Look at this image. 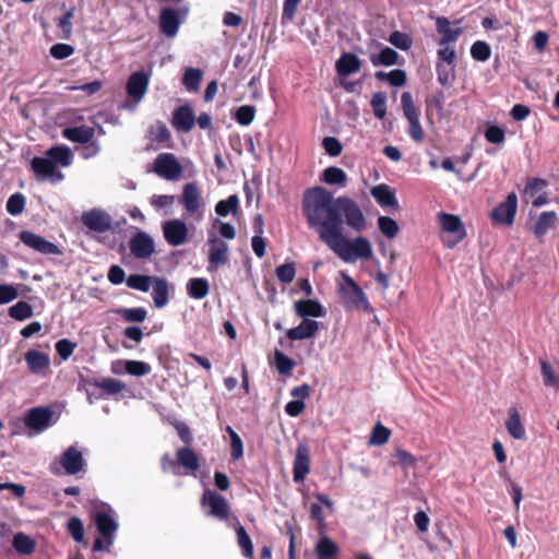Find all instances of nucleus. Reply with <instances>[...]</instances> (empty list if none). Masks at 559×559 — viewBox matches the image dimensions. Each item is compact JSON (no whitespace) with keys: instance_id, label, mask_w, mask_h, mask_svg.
I'll list each match as a JSON object with an SVG mask.
<instances>
[{"instance_id":"1","label":"nucleus","mask_w":559,"mask_h":559,"mask_svg":"<svg viewBox=\"0 0 559 559\" xmlns=\"http://www.w3.org/2000/svg\"><path fill=\"white\" fill-rule=\"evenodd\" d=\"M302 211L309 226L318 233L320 240L326 246L343 233L344 222L357 233L367 227V219L354 200L347 197L334 198L322 187L305 192Z\"/></svg>"},{"instance_id":"2","label":"nucleus","mask_w":559,"mask_h":559,"mask_svg":"<svg viewBox=\"0 0 559 559\" xmlns=\"http://www.w3.org/2000/svg\"><path fill=\"white\" fill-rule=\"evenodd\" d=\"M328 247L347 263H354L357 260H369L373 254L370 240L362 236L349 240L341 233Z\"/></svg>"},{"instance_id":"3","label":"nucleus","mask_w":559,"mask_h":559,"mask_svg":"<svg viewBox=\"0 0 559 559\" xmlns=\"http://www.w3.org/2000/svg\"><path fill=\"white\" fill-rule=\"evenodd\" d=\"M341 277L337 288L342 304L350 310L369 309L367 296L358 284L345 272H341Z\"/></svg>"},{"instance_id":"4","label":"nucleus","mask_w":559,"mask_h":559,"mask_svg":"<svg viewBox=\"0 0 559 559\" xmlns=\"http://www.w3.org/2000/svg\"><path fill=\"white\" fill-rule=\"evenodd\" d=\"M179 203L182 205L189 217L197 222L204 218L205 202L202 198V192L195 182H188L183 185Z\"/></svg>"},{"instance_id":"5","label":"nucleus","mask_w":559,"mask_h":559,"mask_svg":"<svg viewBox=\"0 0 559 559\" xmlns=\"http://www.w3.org/2000/svg\"><path fill=\"white\" fill-rule=\"evenodd\" d=\"M152 171L165 180L177 181L181 178L183 168L174 154L160 153L154 159Z\"/></svg>"},{"instance_id":"6","label":"nucleus","mask_w":559,"mask_h":559,"mask_svg":"<svg viewBox=\"0 0 559 559\" xmlns=\"http://www.w3.org/2000/svg\"><path fill=\"white\" fill-rule=\"evenodd\" d=\"M402 109L408 121V134L416 142H423L425 138L424 130L419 122V114L414 105L409 92H404L401 96Z\"/></svg>"},{"instance_id":"7","label":"nucleus","mask_w":559,"mask_h":559,"mask_svg":"<svg viewBox=\"0 0 559 559\" xmlns=\"http://www.w3.org/2000/svg\"><path fill=\"white\" fill-rule=\"evenodd\" d=\"M439 223L443 231L448 234L447 238H444V245L448 248H453L456 243L464 239L466 234L459 216L440 213Z\"/></svg>"},{"instance_id":"8","label":"nucleus","mask_w":559,"mask_h":559,"mask_svg":"<svg viewBox=\"0 0 559 559\" xmlns=\"http://www.w3.org/2000/svg\"><path fill=\"white\" fill-rule=\"evenodd\" d=\"M207 246L209 271L212 272L228 262L229 246L216 235L209 237Z\"/></svg>"},{"instance_id":"9","label":"nucleus","mask_w":559,"mask_h":559,"mask_svg":"<svg viewBox=\"0 0 559 559\" xmlns=\"http://www.w3.org/2000/svg\"><path fill=\"white\" fill-rule=\"evenodd\" d=\"M31 167L38 181L49 180L50 182H58L64 178L56 164L47 156L34 157L31 162Z\"/></svg>"},{"instance_id":"10","label":"nucleus","mask_w":559,"mask_h":559,"mask_svg":"<svg viewBox=\"0 0 559 559\" xmlns=\"http://www.w3.org/2000/svg\"><path fill=\"white\" fill-rule=\"evenodd\" d=\"M162 229L166 242L173 247H179L187 241L188 226L186 222L180 218L164 222Z\"/></svg>"},{"instance_id":"11","label":"nucleus","mask_w":559,"mask_h":559,"mask_svg":"<svg viewBox=\"0 0 559 559\" xmlns=\"http://www.w3.org/2000/svg\"><path fill=\"white\" fill-rule=\"evenodd\" d=\"M148 83L150 75L143 71H136L128 79L126 85L127 94L133 100L135 106L144 98Z\"/></svg>"},{"instance_id":"12","label":"nucleus","mask_w":559,"mask_h":559,"mask_svg":"<svg viewBox=\"0 0 559 559\" xmlns=\"http://www.w3.org/2000/svg\"><path fill=\"white\" fill-rule=\"evenodd\" d=\"M130 250L138 259H147L155 252V242L145 231H138L130 240Z\"/></svg>"},{"instance_id":"13","label":"nucleus","mask_w":559,"mask_h":559,"mask_svg":"<svg viewBox=\"0 0 559 559\" xmlns=\"http://www.w3.org/2000/svg\"><path fill=\"white\" fill-rule=\"evenodd\" d=\"M82 223L91 230L104 233L111 228V217L105 211L91 210L82 214Z\"/></svg>"},{"instance_id":"14","label":"nucleus","mask_w":559,"mask_h":559,"mask_svg":"<svg viewBox=\"0 0 559 559\" xmlns=\"http://www.w3.org/2000/svg\"><path fill=\"white\" fill-rule=\"evenodd\" d=\"M310 472V452L306 444L300 443L296 449L294 460V481L301 483Z\"/></svg>"},{"instance_id":"15","label":"nucleus","mask_w":559,"mask_h":559,"mask_svg":"<svg viewBox=\"0 0 559 559\" xmlns=\"http://www.w3.org/2000/svg\"><path fill=\"white\" fill-rule=\"evenodd\" d=\"M20 239L23 243H25L27 247L33 248L41 253L46 254H58L60 253L59 248L46 240L44 237L36 235L31 231H21Z\"/></svg>"},{"instance_id":"16","label":"nucleus","mask_w":559,"mask_h":559,"mask_svg":"<svg viewBox=\"0 0 559 559\" xmlns=\"http://www.w3.org/2000/svg\"><path fill=\"white\" fill-rule=\"evenodd\" d=\"M52 412L45 407H35L28 411L25 416V425L37 432L50 426Z\"/></svg>"},{"instance_id":"17","label":"nucleus","mask_w":559,"mask_h":559,"mask_svg":"<svg viewBox=\"0 0 559 559\" xmlns=\"http://www.w3.org/2000/svg\"><path fill=\"white\" fill-rule=\"evenodd\" d=\"M518 198L515 193H510L506 201L500 203L492 212V217L495 221L506 224L512 225L516 212Z\"/></svg>"},{"instance_id":"18","label":"nucleus","mask_w":559,"mask_h":559,"mask_svg":"<svg viewBox=\"0 0 559 559\" xmlns=\"http://www.w3.org/2000/svg\"><path fill=\"white\" fill-rule=\"evenodd\" d=\"M60 463L69 475L81 472L85 465L82 452L79 451L76 447H70L61 455Z\"/></svg>"},{"instance_id":"19","label":"nucleus","mask_w":559,"mask_h":559,"mask_svg":"<svg viewBox=\"0 0 559 559\" xmlns=\"http://www.w3.org/2000/svg\"><path fill=\"white\" fill-rule=\"evenodd\" d=\"M436 26L438 33L441 34V38L439 40L440 46L455 43L463 32L461 27H453L451 22L444 16L437 17Z\"/></svg>"},{"instance_id":"20","label":"nucleus","mask_w":559,"mask_h":559,"mask_svg":"<svg viewBox=\"0 0 559 559\" xmlns=\"http://www.w3.org/2000/svg\"><path fill=\"white\" fill-rule=\"evenodd\" d=\"M96 527L100 535L107 540V547L112 544V535L118 528L117 522L106 512H97L94 515Z\"/></svg>"},{"instance_id":"21","label":"nucleus","mask_w":559,"mask_h":559,"mask_svg":"<svg viewBox=\"0 0 559 559\" xmlns=\"http://www.w3.org/2000/svg\"><path fill=\"white\" fill-rule=\"evenodd\" d=\"M159 26L162 33L173 38L177 35L179 26H180V20L178 16V12L174 9H164L162 10L159 14Z\"/></svg>"},{"instance_id":"22","label":"nucleus","mask_w":559,"mask_h":559,"mask_svg":"<svg viewBox=\"0 0 559 559\" xmlns=\"http://www.w3.org/2000/svg\"><path fill=\"white\" fill-rule=\"evenodd\" d=\"M25 360L31 372L35 374H44L50 367L49 356L35 349L25 353Z\"/></svg>"},{"instance_id":"23","label":"nucleus","mask_w":559,"mask_h":559,"mask_svg":"<svg viewBox=\"0 0 559 559\" xmlns=\"http://www.w3.org/2000/svg\"><path fill=\"white\" fill-rule=\"evenodd\" d=\"M195 123V117L190 106H180L173 116V126L180 131L189 132Z\"/></svg>"},{"instance_id":"24","label":"nucleus","mask_w":559,"mask_h":559,"mask_svg":"<svg viewBox=\"0 0 559 559\" xmlns=\"http://www.w3.org/2000/svg\"><path fill=\"white\" fill-rule=\"evenodd\" d=\"M202 502L210 506V514L219 519H226L228 514V503L226 499L215 492L206 491Z\"/></svg>"},{"instance_id":"25","label":"nucleus","mask_w":559,"mask_h":559,"mask_svg":"<svg viewBox=\"0 0 559 559\" xmlns=\"http://www.w3.org/2000/svg\"><path fill=\"white\" fill-rule=\"evenodd\" d=\"M319 330V322L305 319L296 328L289 329L286 333L292 341H299L313 337Z\"/></svg>"},{"instance_id":"26","label":"nucleus","mask_w":559,"mask_h":559,"mask_svg":"<svg viewBox=\"0 0 559 559\" xmlns=\"http://www.w3.org/2000/svg\"><path fill=\"white\" fill-rule=\"evenodd\" d=\"M559 223L558 214L555 211H545L539 214L532 231L536 237H543L549 229L556 227Z\"/></svg>"},{"instance_id":"27","label":"nucleus","mask_w":559,"mask_h":559,"mask_svg":"<svg viewBox=\"0 0 559 559\" xmlns=\"http://www.w3.org/2000/svg\"><path fill=\"white\" fill-rule=\"evenodd\" d=\"M370 193L381 206L391 207L393 210L399 209L395 193L389 186L384 183L378 185L371 189Z\"/></svg>"},{"instance_id":"28","label":"nucleus","mask_w":559,"mask_h":559,"mask_svg":"<svg viewBox=\"0 0 559 559\" xmlns=\"http://www.w3.org/2000/svg\"><path fill=\"white\" fill-rule=\"evenodd\" d=\"M361 62L354 53H343L335 63L336 71L340 75L348 76L360 70Z\"/></svg>"},{"instance_id":"29","label":"nucleus","mask_w":559,"mask_h":559,"mask_svg":"<svg viewBox=\"0 0 559 559\" xmlns=\"http://www.w3.org/2000/svg\"><path fill=\"white\" fill-rule=\"evenodd\" d=\"M295 312L301 317H322L324 316L323 307L313 299H301L295 302Z\"/></svg>"},{"instance_id":"30","label":"nucleus","mask_w":559,"mask_h":559,"mask_svg":"<svg viewBox=\"0 0 559 559\" xmlns=\"http://www.w3.org/2000/svg\"><path fill=\"white\" fill-rule=\"evenodd\" d=\"M62 134L66 139L72 142L84 144L92 140L95 134V130L92 127L80 126L74 128H66L62 131Z\"/></svg>"},{"instance_id":"31","label":"nucleus","mask_w":559,"mask_h":559,"mask_svg":"<svg viewBox=\"0 0 559 559\" xmlns=\"http://www.w3.org/2000/svg\"><path fill=\"white\" fill-rule=\"evenodd\" d=\"M506 428L509 435L516 439L522 440L525 437V430L521 421L520 413L516 408L512 407L508 411V419L506 421Z\"/></svg>"},{"instance_id":"32","label":"nucleus","mask_w":559,"mask_h":559,"mask_svg":"<svg viewBox=\"0 0 559 559\" xmlns=\"http://www.w3.org/2000/svg\"><path fill=\"white\" fill-rule=\"evenodd\" d=\"M46 156L51 159L56 166L68 167L71 165L73 154L71 150L64 145L52 146L46 152Z\"/></svg>"},{"instance_id":"33","label":"nucleus","mask_w":559,"mask_h":559,"mask_svg":"<svg viewBox=\"0 0 559 559\" xmlns=\"http://www.w3.org/2000/svg\"><path fill=\"white\" fill-rule=\"evenodd\" d=\"M154 305L157 308H163L168 302L169 287L166 280L154 277L152 281Z\"/></svg>"},{"instance_id":"34","label":"nucleus","mask_w":559,"mask_h":559,"mask_svg":"<svg viewBox=\"0 0 559 559\" xmlns=\"http://www.w3.org/2000/svg\"><path fill=\"white\" fill-rule=\"evenodd\" d=\"M14 549L24 556L32 555L36 549V542L24 533H17L13 537Z\"/></svg>"},{"instance_id":"35","label":"nucleus","mask_w":559,"mask_h":559,"mask_svg":"<svg viewBox=\"0 0 559 559\" xmlns=\"http://www.w3.org/2000/svg\"><path fill=\"white\" fill-rule=\"evenodd\" d=\"M338 547L329 537H322L316 546L318 559H335Z\"/></svg>"},{"instance_id":"36","label":"nucleus","mask_w":559,"mask_h":559,"mask_svg":"<svg viewBox=\"0 0 559 559\" xmlns=\"http://www.w3.org/2000/svg\"><path fill=\"white\" fill-rule=\"evenodd\" d=\"M188 294L194 299H203L209 295L210 285L204 278H192L188 283Z\"/></svg>"},{"instance_id":"37","label":"nucleus","mask_w":559,"mask_h":559,"mask_svg":"<svg viewBox=\"0 0 559 559\" xmlns=\"http://www.w3.org/2000/svg\"><path fill=\"white\" fill-rule=\"evenodd\" d=\"M177 460L180 465L190 469L197 471L199 468V459L195 452L189 448H181L177 451Z\"/></svg>"},{"instance_id":"38","label":"nucleus","mask_w":559,"mask_h":559,"mask_svg":"<svg viewBox=\"0 0 559 559\" xmlns=\"http://www.w3.org/2000/svg\"><path fill=\"white\" fill-rule=\"evenodd\" d=\"M399 55L397 52L390 48H383L379 55H371L370 61L373 66H393L397 62Z\"/></svg>"},{"instance_id":"39","label":"nucleus","mask_w":559,"mask_h":559,"mask_svg":"<svg viewBox=\"0 0 559 559\" xmlns=\"http://www.w3.org/2000/svg\"><path fill=\"white\" fill-rule=\"evenodd\" d=\"M202 78H203V72L201 69L188 68L185 71L182 83L188 91L195 92L200 87Z\"/></svg>"},{"instance_id":"40","label":"nucleus","mask_w":559,"mask_h":559,"mask_svg":"<svg viewBox=\"0 0 559 559\" xmlns=\"http://www.w3.org/2000/svg\"><path fill=\"white\" fill-rule=\"evenodd\" d=\"M323 180L328 185L345 186L347 176L343 169L332 166L324 169Z\"/></svg>"},{"instance_id":"41","label":"nucleus","mask_w":559,"mask_h":559,"mask_svg":"<svg viewBox=\"0 0 559 559\" xmlns=\"http://www.w3.org/2000/svg\"><path fill=\"white\" fill-rule=\"evenodd\" d=\"M378 227L380 231L390 239L395 238L400 231L396 221L389 216H380L378 218Z\"/></svg>"},{"instance_id":"42","label":"nucleus","mask_w":559,"mask_h":559,"mask_svg":"<svg viewBox=\"0 0 559 559\" xmlns=\"http://www.w3.org/2000/svg\"><path fill=\"white\" fill-rule=\"evenodd\" d=\"M546 187V181L540 178H532L528 179L525 188L523 190V198L526 202H530L536 195H538L542 190Z\"/></svg>"},{"instance_id":"43","label":"nucleus","mask_w":559,"mask_h":559,"mask_svg":"<svg viewBox=\"0 0 559 559\" xmlns=\"http://www.w3.org/2000/svg\"><path fill=\"white\" fill-rule=\"evenodd\" d=\"M9 316L15 320L23 321L33 316V308L26 301H19L9 308Z\"/></svg>"},{"instance_id":"44","label":"nucleus","mask_w":559,"mask_h":559,"mask_svg":"<svg viewBox=\"0 0 559 559\" xmlns=\"http://www.w3.org/2000/svg\"><path fill=\"white\" fill-rule=\"evenodd\" d=\"M153 278H154L153 276H148V275L134 274V275H130L127 278V285L130 288L146 293L150 290V288L152 286Z\"/></svg>"},{"instance_id":"45","label":"nucleus","mask_w":559,"mask_h":559,"mask_svg":"<svg viewBox=\"0 0 559 559\" xmlns=\"http://www.w3.org/2000/svg\"><path fill=\"white\" fill-rule=\"evenodd\" d=\"M226 431L230 437V450H231V460L238 461L243 455V444L239 435L230 427H226Z\"/></svg>"},{"instance_id":"46","label":"nucleus","mask_w":559,"mask_h":559,"mask_svg":"<svg viewBox=\"0 0 559 559\" xmlns=\"http://www.w3.org/2000/svg\"><path fill=\"white\" fill-rule=\"evenodd\" d=\"M370 105L373 110V115L378 119H383L386 114V95L383 92H377L372 95Z\"/></svg>"},{"instance_id":"47","label":"nucleus","mask_w":559,"mask_h":559,"mask_svg":"<svg viewBox=\"0 0 559 559\" xmlns=\"http://www.w3.org/2000/svg\"><path fill=\"white\" fill-rule=\"evenodd\" d=\"M238 204H239L238 197L230 195L228 199L222 200L215 205V212L219 216H227L228 214L237 211Z\"/></svg>"},{"instance_id":"48","label":"nucleus","mask_w":559,"mask_h":559,"mask_svg":"<svg viewBox=\"0 0 559 559\" xmlns=\"http://www.w3.org/2000/svg\"><path fill=\"white\" fill-rule=\"evenodd\" d=\"M540 367L545 385L559 389V374L556 373L554 368L545 360L540 361Z\"/></svg>"},{"instance_id":"49","label":"nucleus","mask_w":559,"mask_h":559,"mask_svg":"<svg viewBox=\"0 0 559 559\" xmlns=\"http://www.w3.org/2000/svg\"><path fill=\"white\" fill-rule=\"evenodd\" d=\"M274 361H275V366L281 374H289L295 366V362L293 361V359H290L289 357H287L285 354H283L280 350H276L274 353Z\"/></svg>"},{"instance_id":"50","label":"nucleus","mask_w":559,"mask_h":559,"mask_svg":"<svg viewBox=\"0 0 559 559\" xmlns=\"http://www.w3.org/2000/svg\"><path fill=\"white\" fill-rule=\"evenodd\" d=\"M390 435H391V431L386 427L382 426L381 424H377L373 427V430H372V433H371V437L369 440V444L370 445H382L388 442Z\"/></svg>"},{"instance_id":"51","label":"nucleus","mask_w":559,"mask_h":559,"mask_svg":"<svg viewBox=\"0 0 559 559\" xmlns=\"http://www.w3.org/2000/svg\"><path fill=\"white\" fill-rule=\"evenodd\" d=\"M124 369L128 373L135 377H142L151 372V366L139 360L124 361Z\"/></svg>"},{"instance_id":"52","label":"nucleus","mask_w":559,"mask_h":559,"mask_svg":"<svg viewBox=\"0 0 559 559\" xmlns=\"http://www.w3.org/2000/svg\"><path fill=\"white\" fill-rule=\"evenodd\" d=\"M276 277L282 283H290L294 281L296 275L295 264L293 262L284 263L276 267L275 270Z\"/></svg>"},{"instance_id":"53","label":"nucleus","mask_w":559,"mask_h":559,"mask_svg":"<svg viewBox=\"0 0 559 559\" xmlns=\"http://www.w3.org/2000/svg\"><path fill=\"white\" fill-rule=\"evenodd\" d=\"M237 537H238V544L240 548L242 549L243 555L247 558H251L253 556V544L251 542L250 536L243 528V526H239L237 528Z\"/></svg>"},{"instance_id":"54","label":"nucleus","mask_w":559,"mask_h":559,"mask_svg":"<svg viewBox=\"0 0 559 559\" xmlns=\"http://www.w3.org/2000/svg\"><path fill=\"white\" fill-rule=\"evenodd\" d=\"M95 385L107 394H116L124 389V384L121 381L112 378L103 379L99 382H96Z\"/></svg>"},{"instance_id":"55","label":"nucleus","mask_w":559,"mask_h":559,"mask_svg":"<svg viewBox=\"0 0 559 559\" xmlns=\"http://www.w3.org/2000/svg\"><path fill=\"white\" fill-rule=\"evenodd\" d=\"M471 55L478 61H486L490 58L491 49L487 43L478 40L473 44Z\"/></svg>"},{"instance_id":"56","label":"nucleus","mask_w":559,"mask_h":559,"mask_svg":"<svg viewBox=\"0 0 559 559\" xmlns=\"http://www.w3.org/2000/svg\"><path fill=\"white\" fill-rule=\"evenodd\" d=\"M25 198L21 193L11 195L7 202V211L11 215H19L24 211Z\"/></svg>"},{"instance_id":"57","label":"nucleus","mask_w":559,"mask_h":559,"mask_svg":"<svg viewBox=\"0 0 559 559\" xmlns=\"http://www.w3.org/2000/svg\"><path fill=\"white\" fill-rule=\"evenodd\" d=\"M68 531L75 542H83L84 539V525L79 518H72L67 524Z\"/></svg>"},{"instance_id":"58","label":"nucleus","mask_w":559,"mask_h":559,"mask_svg":"<svg viewBox=\"0 0 559 559\" xmlns=\"http://www.w3.org/2000/svg\"><path fill=\"white\" fill-rule=\"evenodd\" d=\"M390 44L401 50H408L412 46V39L405 33L395 31L389 37Z\"/></svg>"},{"instance_id":"59","label":"nucleus","mask_w":559,"mask_h":559,"mask_svg":"<svg viewBox=\"0 0 559 559\" xmlns=\"http://www.w3.org/2000/svg\"><path fill=\"white\" fill-rule=\"evenodd\" d=\"M255 109L253 106L243 105L237 109L236 120L242 126H248L253 121Z\"/></svg>"},{"instance_id":"60","label":"nucleus","mask_w":559,"mask_h":559,"mask_svg":"<svg viewBox=\"0 0 559 559\" xmlns=\"http://www.w3.org/2000/svg\"><path fill=\"white\" fill-rule=\"evenodd\" d=\"M150 134L152 140L156 142H165L170 138V133L163 122L154 123L150 129Z\"/></svg>"},{"instance_id":"61","label":"nucleus","mask_w":559,"mask_h":559,"mask_svg":"<svg viewBox=\"0 0 559 559\" xmlns=\"http://www.w3.org/2000/svg\"><path fill=\"white\" fill-rule=\"evenodd\" d=\"M75 347L76 344L67 338H62L56 343V350L63 360H67L71 357Z\"/></svg>"},{"instance_id":"62","label":"nucleus","mask_w":559,"mask_h":559,"mask_svg":"<svg viewBox=\"0 0 559 559\" xmlns=\"http://www.w3.org/2000/svg\"><path fill=\"white\" fill-rule=\"evenodd\" d=\"M74 15V9H70L67 13L59 19L58 25L62 29V38H70L72 33V19Z\"/></svg>"},{"instance_id":"63","label":"nucleus","mask_w":559,"mask_h":559,"mask_svg":"<svg viewBox=\"0 0 559 559\" xmlns=\"http://www.w3.org/2000/svg\"><path fill=\"white\" fill-rule=\"evenodd\" d=\"M323 147L331 156H338L342 153V143L334 136H326L323 139Z\"/></svg>"},{"instance_id":"64","label":"nucleus","mask_w":559,"mask_h":559,"mask_svg":"<svg viewBox=\"0 0 559 559\" xmlns=\"http://www.w3.org/2000/svg\"><path fill=\"white\" fill-rule=\"evenodd\" d=\"M395 457L404 468L415 467L417 464V459L413 454L400 448L395 450Z\"/></svg>"}]
</instances>
